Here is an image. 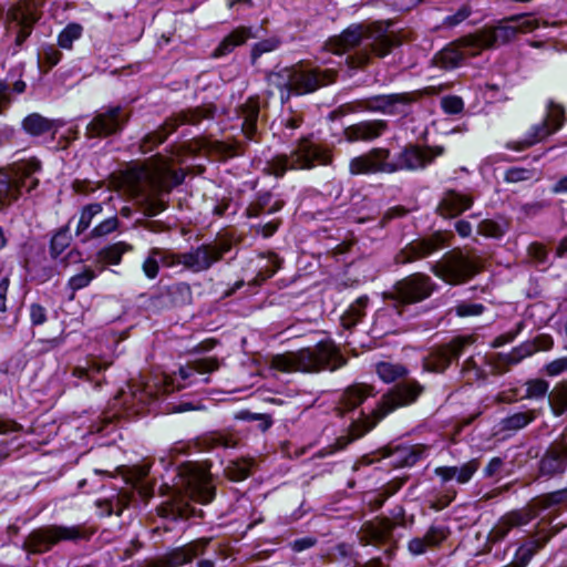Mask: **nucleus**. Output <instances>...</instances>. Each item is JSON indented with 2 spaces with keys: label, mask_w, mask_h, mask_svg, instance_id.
<instances>
[{
  "label": "nucleus",
  "mask_w": 567,
  "mask_h": 567,
  "mask_svg": "<svg viewBox=\"0 0 567 567\" xmlns=\"http://www.w3.org/2000/svg\"><path fill=\"white\" fill-rule=\"evenodd\" d=\"M186 175L184 168H174L172 158L156 153L144 163L131 162L120 172L118 182L141 213H163L169 207L173 189Z\"/></svg>",
  "instance_id": "1"
},
{
  "label": "nucleus",
  "mask_w": 567,
  "mask_h": 567,
  "mask_svg": "<svg viewBox=\"0 0 567 567\" xmlns=\"http://www.w3.org/2000/svg\"><path fill=\"white\" fill-rule=\"evenodd\" d=\"M346 364L347 359L330 341H321L313 347L296 352L277 354L271 360V368L285 373H316L323 369L336 371Z\"/></svg>",
  "instance_id": "2"
},
{
  "label": "nucleus",
  "mask_w": 567,
  "mask_h": 567,
  "mask_svg": "<svg viewBox=\"0 0 567 567\" xmlns=\"http://www.w3.org/2000/svg\"><path fill=\"white\" fill-rule=\"evenodd\" d=\"M423 385L415 380H409L396 384L386 394H384L378 406L372 411L371 415H364L363 419L354 421L349 433L338 440L340 449L346 447L349 443L362 437L371 431L382 419L399 408L414 403L423 392Z\"/></svg>",
  "instance_id": "3"
},
{
  "label": "nucleus",
  "mask_w": 567,
  "mask_h": 567,
  "mask_svg": "<svg viewBox=\"0 0 567 567\" xmlns=\"http://www.w3.org/2000/svg\"><path fill=\"white\" fill-rule=\"evenodd\" d=\"M333 162L331 150L312 141V134L301 136L289 155L277 154L266 161L264 172L282 178L288 171H310L317 166H328Z\"/></svg>",
  "instance_id": "4"
},
{
  "label": "nucleus",
  "mask_w": 567,
  "mask_h": 567,
  "mask_svg": "<svg viewBox=\"0 0 567 567\" xmlns=\"http://www.w3.org/2000/svg\"><path fill=\"white\" fill-rule=\"evenodd\" d=\"M216 106L214 104L200 105L182 110L166 117L154 131L146 133L138 142V152L150 154L164 144L182 125H198L203 120L214 118Z\"/></svg>",
  "instance_id": "5"
},
{
  "label": "nucleus",
  "mask_w": 567,
  "mask_h": 567,
  "mask_svg": "<svg viewBox=\"0 0 567 567\" xmlns=\"http://www.w3.org/2000/svg\"><path fill=\"white\" fill-rule=\"evenodd\" d=\"M41 169V162L32 158L20 164L12 176L0 171V213L17 204L24 193H31L39 186L35 174Z\"/></svg>",
  "instance_id": "6"
},
{
  "label": "nucleus",
  "mask_w": 567,
  "mask_h": 567,
  "mask_svg": "<svg viewBox=\"0 0 567 567\" xmlns=\"http://www.w3.org/2000/svg\"><path fill=\"white\" fill-rule=\"evenodd\" d=\"M133 111L121 104H109L95 112L85 126L87 140H104L120 136L128 126Z\"/></svg>",
  "instance_id": "7"
},
{
  "label": "nucleus",
  "mask_w": 567,
  "mask_h": 567,
  "mask_svg": "<svg viewBox=\"0 0 567 567\" xmlns=\"http://www.w3.org/2000/svg\"><path fill=\"white\" fill-rule=\"evenodd\" d=\"M443 145H422L408 143L391 161L392 174L396 172L424 171L436 162L437 157L445 155Z\"/></svg>",
  "instance_id": "8"
},
{
  "label": "nucleus",
  "mask_w": 567,
  "mask_h": 567,
  "mask_svg": "<svg viewBox=\"0 0 567 567\" xmlns=\"http://www.w3.org/2000/svg\"><path fill=\"white\" fill-rule=\"evenodd\" d=\"M179 492L200 504H208L215 497V485L210 474L197 464L187 463L178 470Z\"/></svg>",
  "instance_id": "9"
},
{
  "label": "nucleus",
  "mask_w": 567,
  "mask_h": 567,
  "mask_svg": "<svg viewBox=\"0 0 567 567\" xmlns=\"http://www.w3.org/2000/svg\"><path fill=\"white\" fill-rule=\"evenodd\" d=\"M435 284L421 272L410 275L398 281L384 297L392 301L393 307L416 303L429 298L434 291Z\"/></svg>",
  "instance_id": "10"
},
{
  "label": "nucleus",
  "mask_w": 567,
  "mask_h": 567,
  "mask_svg": "<svg viewBox=\"0 0 567 567\" xmlns=\"http://www.w3.org/2000/svg\"><path fill=\"white\" fill-rule=\"evenodd\" d=\"M82 535L79 526H43L30 533L23 543V547L29 553L42 554L61 540H75L81 538Z\"/></svg>",
  "instance_id": "11"
},
{
  "label": "nucleus",
  "mask_w": 567,
  "mask_h": 567,
  "mask_svg": "<svg viewBox=\"0 0 567 567\" xmlns=\"http://www.w3.org/2000/svg\"><path fill=\"white\" fill-rule=\"evenodd\" d=\"M432 272L450 285H458L473 277L478 268L476 264L460 251L445 254L431 266Z\"/></svg>",
  "instance_id": "12"
},
{
  "label": "nucleus",
  "mask_w": 567,
  "mask_h": 567,
  "mask_svg": "<svg viewBox=\"0 0 567 567\" xmlns=\"http://www.w3.org/2000/svg\"><path fill=\"white\" fill-rule=\"evenodd\" d=\"M522 16H512L502 20L497 25L485 28L480 33L473 34L478 48L492 49L511 42L518 32H528L534 29L532 20H526L522 25H512L509 22L518 21Z\"/></svg>",
  "instance_id": "13"
},
{
  "label": "nucleus",
  "mask_w": 567,
  "mask_h": 567,
  "mask_svg": "<svg viewBox=\"0 0 567 567\" xmlns=\"http://www.w3.org/2000/svg\"><path fill=\"white\" fill-rule=\"evenodd\" d=\"M476 41L473 34H467L447 43L434 54V64L444 70L460 68L467 58L480 53Z\"/></svg>",
  "instance_id": "14"
},
{
  "label": "nucleus",
  "mask_w": 567,
  "mask_h": 567,
  "mask_svg": "<svg viewBox=\"0 0 567 567\" xmlns=\"http://www.w3.org/2000/svg\"><path fill=\"white\" fill-rule=\"evenodd\" d=\"M230 250L228 241H214L183 252L182 266L193 272L208 270Z\"/></svg>",
  "instance_id": "15"
},
{
  "label": "nucleus",
  "mask_w": 567,
  "mask_h": 567,
  "mask_svg": "<svg viewBox=\"0 0 567 567\" xmlns=\"http://www.w3.org/2000/svg\"><path fill=\"white\" fill-rule=\"evenodd\" d=\"M39 18V13L30 0H19L8 9L7 21L18 27L14 39L16 52L22 48L32 34Z\"/></svg>",
  "instance_id": "16"
},
{
  "label": "nucleus",
  "mask_w": 567,
  "mask_h": 567,
  "mask_svg": "<svg viewBox=\"0 0 567 567\" xmlns=\"http://www.w3.org/2000/svg\"><path fill=\"white\" fill-rule=\"evenodd\" d=\"M391 151L373 147L369 152L352 157L349 162L351 175L392 174Z\"/></svg>",
  "instance_id": "17"
},
{
  "label": "nucleus",
  "mask_w": 567,
  "mask_h": 567,
  "mask_svg": "<svg viewBox=\"0 0 567 567\" xmlns=\"http://www.w3.org/2000/svg\"><path fill=\"white\" fill-rule=\"evenodd\" d=\"M412 92L377 94L361 99L358 103L361 110L395 115L403 112L399 106H408L416 102Z\"/></svg>",
  "instance_id": "18"
},
{
  "label": "nucleus",
  "mask_w": 567,
  "mask_h": 567,
  "mask_svg": "<svg viewBox=\"0 0 567 567\" xmlns=\"http://www.w3.org/2000/svg\"><path fill=\"white\" fill-rule=\"evenodd\" d=\"M473 343L472 337H458L451 343L433 349L424 359L423 367L430 372H442Z\"/></svg>",
  "instance_id": "19"
},
{
  "label": "nucleus",
  "mask_w": 567,
  "mask_h": 567,
  "mask_svg": "<svg viewBox=\"0 0 567 567\" xmlns=\"http://www.w3.org/2000/svg\"><path fill=\"white\" fill-rule=\"evenodd\" d=\"M449 235L437 231L430 237L421 238L410 243L395 257L396 264H409L423 259L439 249L446 246Z\"/></svg>",
  "instance_id": "20"
},
{
  "label": "nucleus",
  "mask_w": 567,
  "mask_h": 567,
  "mask_svg": "<svg viewBox=\"0 0 567 567\" xmlns=\"http://www.w3.org/2000/svg\"><path fill=\"white\" fill-rule=\"evenodd\" d=\"M567 468V442L556 440L547 447L539 460L538 474L540 476L553 477L563 474Z\"/></svg>",
  "instance_id": "21"
},
{
  "label": "nucleus",
  "mask_w": 567,
  "mask_h": 567,
  "mask_svg": "<svg viewBox=\"0 0 567 567\" xmlns=\"http://www.w3.org/2000/svg\"><path fill=\"white\" fill-rule=\"evenodd\" d=\"M239 117L243 118L241 132L246 141L259 143L260 131L258 130V120L260 115V96L255 94L246 99L237 107Z\"/></svg>",
  "instance_id": "22"
},
{
  "label": "nucleus",
  "mask_w": 567,
  "mask_h": 567,
  "mask_svg": "<svg viewBox=\"0 0 567 567\" xmlns=\"http://www.w3.org/2000/svg\"><path fill=\"white\" fill-rule=\"evenodd\" d=\"M386 128L384 120H365L347 126L343 136L350 143L368 142L380 137Z\"/></svg>",
  "instance_id": "23"
},
{
  "label": "nucleus",
  "mask_w": 567,
  "mask_h": 567,
  "mask_svg": "<svg viewBox=\"0 0 567 567\" xmlns=\"http://www.w3.org/2000/svg\"><path fill=\"white\" fill-rule=\"evenodd\" d=\"M252 27L238 25L226 34L214 49V58H223L233 53L236 48L244 45L248 40L255 39Z\"/></svg>",
  "instance_id": "24"
},
{
  "label": "nucleus",
  "mask_w": 567,
  "mask_h": 567,
  "mask_svg": "<svg viewBox=\"0 0 567 567\" xmlns=\"http://www.w3.org/2000/svg\"><path fill=\"white\" fill-rule=\"evenodd\" d=\"M374 389L372 385L365 383H354L349 385L341 394L338 402V412L340 415L346 412L354 410L362 404L367 398L374 396Z\"/></svg>",
  "instance_id": "25"
},
{
  "label": "nucleus",
  "mask_w": 567,
  "mask_h": 567,
  "mask_svg": "<svg viewBox=\"0 0 567 567\" xmlns=\"http://www.w3.org/2000/svg\"><path fill=\"white\" fill-rule=\"evenodd\" d=\"M473 196L468 193L449 189L444 193L434 213H465L472 208Z\"/></svg>",
  "instance_id": "26"
},
{
  "label": "nucleus",
  "mask_w": 567,
  "mask_h": 567,
  "mask_svg": "<svg viewBox=\"0 0 567 567\" xmlns=\"http://www.w3.org/2000/svg\"><path fill=\"white\" fill-rule=\"evenodd\" d=\"M537 352L534 342L526 341L514 348L509 353H497L493 360L497 373H504L509 365L518 364L522 360Z\"/></svg>",
  "instance_id": "27"
},
{
  "label": "nucleus",
  "mask_w": 567,
  "mask_h": 567,
  "mask_svg": "<svg viewBox=\"0 0 567 567\" xmlns=\"http://www.w3.org/2000/svg\"><path fill=\"white\" fill-rule=\"evenodd\" d=\"M480 463L476 458H473L462 466H440L434 470V473L441 477L443 483L452 480H456L460 484H466L471 481L474 473L478 470Z\"/></svg>",
  "instance_id": "28"
},
{
  "label": "nucleus",
  "mask_w": 567,
  "mask_h": 567,
  "mask_svg": "<svg viewBox=\"0 0 567 567\" xmlns=\"http://www.w3.org/2000/svg\"><path fill=\"white\" fill-rule=\"evenodd\" d=\"M555 134L551 132L549 125L542 120V122L532 125L525 133L524 138L519 141H511L506 143V148L511 151L522 152L532 147L533 145L542 142L546 137Z\"/></svg>",
  "instance_id": "29"
},
{
  "label": "nucleus",
  "mask_w": 567,
  "mask_h": 567,
  "mask_svg": "<svg viewBox=\"0 0 567 567\" xmlns=\"http://www.w3.org/2000/svg\"><path fill=\"white\" fill-rule=\"evenodd\" d=\"M21 128L27 135L31 137H39L49 133L55 134L58 125L55 120L48 118L38 112H33L22 120Z\"/></svg>",
  "instance_id": "30"
},
{
  "label": "nucleus",
  "mask_w": 567,
  "mask_h": 567,
  "mask_svg": "<svg viewBox=\"0 0 567 567\" xmlns=\"http://www.w3.org/2000/svg\"><path fill=\"white\" fill-rule=\"evenodd\" d=\"M533 518L529 512H513L503 517L489 532L487 540L497 543L502 540L514 526L527 524Z\"/></svg>",
  "instance_id": "31"
},
{
  "label": "nucleus",
  "mask_w": 567,
  "mask_h": 567,
  "mask_svg": "<svg viewBox=\"0 0 567 567\" xmlns=\"http://www.w3.org/2000/svg\"><path fill=\"white\" fill-rule=\"evenodd\" d=\"M364 29L361 24H351L338 37L330 40L337 54L346 53L359 47L363 40Z\"/></svg>",
  "instance_id": "32"
},
{
  "label": "nucleus",
  "mask_w": 567,
  "mask_h": 567,
  "mask_svg": "<svg viewBox=\"0 0 567 567\" xmlns=\"http://www.w3.org/2000/svg\"><path fill=\"white\" fill-rule=\"evenodd\" d=\"M323 85L320 71H296L293 73L291 95L310 94L319 90Z\"/></svg>",
  "instance_id": "33"
},
{
  "label": "nucleus",
  "mask_w": 567,
  "mask_h": 567,
  "mask_svg": "<svg viewBox=\"0 0 567 567\" xmlns=\"http://www.w3.org/2000/svg\"><path fill=\"white\" fill-rule=\"evenodd\" d=\"M546 112L543 118L549 125L551 132L557 133L566 123V109L563 104L548 100L546 103Z\"/></svg>",
  "instance_id": "34"
},
{
  "label": "nucleus",
  "mask_w": 567,
  "mask_h": 567,
  "mask_svg": "<svg viewBox=\"0 0 567 567\" xmlns=\"http://www.w3.org/2000/svg\"><path fill=\"white\" fill-rule=\"evenodd\" d=\"M284 206L285 202L280 198L274 200V195L270 192H258L254 200V208L248 207L245 213H260L267 207L269 208L266 213H278Z\"/></svg>",
  "instance_id": "35"
},
{
  "label": "nucleus",
  "mask_w": 567,
  "mask_h": 567,
  "mask_svg": "<svg viewBox=\"0 0 567 567\" xmlns=\"http://www.w3.org/2000/svg\"><path fill=\"white\" fill-rule=\"evenodd\" d=\"M282 44V40L277 37L272 35L266 39H262L251 45L249 60L250 64L252 66L257 65L258 60L267 53H271L280 48Z\"/></svg>",
  "instance_id": "36"
},
{
  "label": "nucleus",
  "mask_w": 567,
  "mask_h": 567,
  "mask_svg": "<svg viewBox=\"0 0 567 567\" xmlns=\"http://www.w3.org/2000/svg\"><path fill=\"white\" fill-rule=\"evenodd\" d=\"M539 411L528 410L516 412L502 420V429L506 431H518L530 424L538 415Z\"/></svg>",
  "instance_id": "37"
},
{
  "label": "nucleus",
  "mask_w": 567,
  "mask_h": 567,
  "mask_svg": "<svg viewBox=\"0 0 567 567\" xmlns=\"http://www.w3.org/2000/svg\"><path fill=\"white\" fill-rule=\"evenodd\" d=\"M219 368V361L216 358H205L193 361L187 367L179 369L182 379H188L195 373L204 374L216 371Z\"/></svg>",
  "instance_id": "38"
},
{
  "label": "nucleus",
  "mask_w": 567,
  "mask_h": 567,
  "mask_svg": "<svg viewBox=\"0 0 567 567\" xmlns=\"http://www.w3.org/2000/svg\"><path fill=\"white\" fill-rule=\"evenodd\" d=\"M548 403L555 416L567 411V382H560L548 393Z\"/></svg>",
  "instance_id": "39"
},
{
  "label": "nucleus",
  "mask_w": 567,
  "mask_h": 567,
  "mask_svg": "<svg viewBox=\"0 0 567 567\" xmlns=\"http://www.w3.org/2000/svg\"><path fill=\"white\" fill-rule=\"evenodd\" d=\"M252 465V460H234L227 464L224 472L229 480L234 482H240L246 480L250 475Z\"/></svg>",
  "instance_id": "40"
},
{
  "label": "nucleus",
  "mask_w": 567,
  "mask_h": 567,
  "mask_svg": "<svg viewBox=\"0 0 567 567\" xmlns=\"http://www.w3.org/2000/svg\"><path fill=\"white\" fill-rule=\"evenodd\" d=\"M293 73V69L284 68L268 75V81L281 91V100H284V91L286 92V99L291 95Z\"/></svg>",
  "instance_id": "41"
},
{
  "label": "nucleus",
  "mask_w": 567,
  "mask_h": 567,
  "mask_svg": "<svg viewBox=\"0 0 567 567\" xmlns=\"http://www.w3.org/2000/svg\"><path fill=\"white\" fill-rule=\"evenodd\" d=\"M130 250H132L131 245L125 244L123 241H118L101 249L97 254V258L100 261L105 264L118 265L121 262L123 254Z\"/></svg>",
  "instance_id": "42"
},
{
  "label": "nucleus",
  "mask_w": 567,
  "mask_h": 567,
  "mask_svg": "<svg viewBox=\"0 0 567 567\" xmlns=\"http://www.w3.org/2000/svg\"><path fill=\"white\" fill-rule=\"evenodd\" d=\"M210 543L209 538H200L198 540L192 542L188 545L182 547L175 554V560L178 564L189 563L193 558L203 554L206 546Z\"/></svg>",
  "instance_id": "43"
},
{
  "label": "nucleus",
  "mask_w": 567,
  "mask_h": 567,
  "mask_svg": "<svg viewBox=\"0 0 567 567\" xmlns=\"http://www.w3.org/2000/svg\"><path fill=\"white\" fill-rule=\"evenodd\" d=\"M375 371L379 378L386 383L394 382L408 374L404 365L392 362H379L375 365Z\"/></svg>",
  "instance_id": "44"
},
{
  "label": "nucleus",
  "mask_w": 567,
  "mask_h": 567,
  "mask_svg": "<svg viewBox=\"0 0 567 567\" xmlns=\"http://www.w3.org/2000/svg\"><path fill=\"white\" fill-rule=\"evenodd\" d=\"M83 34V27L78 22L68 23L58 34V45L64 50H71L74 41Z\"/></svg>",
  "instance_id": "45"
},
{
  "label": "nucleus",
  "mask_w": 567,
  "mask_h": 567,
  "mask_svg": "<svg viewBox=\"0 0 567 567\" xmlns=\"http://www.w3.org/2000/svg\"><path fill=\"white\" fill-rule=\"evenodd\" d=\"M111 365V362L101 360L96 357H90L86 359L85 365L76 367L73 370V374L78 378H86L91 380L93 374L100 373L107 369Z\"/></svg>",
  "instance_id": "46"
},
{
  "label": "nucleus",
  "mask_w": 567,
  "mask_h": 567,
  "mask_svg": "<svg viewBox=\"0 0 567 567\" xmlns=\"http://www.w3.org/2000/svg\"><path fill=\"white\" fill-rule=\"evenodd\" d=\"M96 507L100 509V515L110 516L112 514L121 515L124 507L127 505L126 497L118 495L110 498L97 499Z\"/></svg>",
  "instance_id": "47"
},
{
  "label": "nucleus",
  "mask_w": 567,
  "mask_h": 567,
  "mask_svg": "<svg viewBox=\"0 0 567 567\" xmlns=\"http://www.w3.org/2000/svg\"><path fill=\"white\" fill-rule=\"evenodd\" d=\"M549 537L533 539L525 545H523L517 551V561H519L520 567H526L532 557L545 546L548 542Z\"/></svg>",
  "instance_id": "48"
},
{
  "label": "nucleus",
  "mask_w": 567,
  "mask_h": 567,
  "mask_svg": "<svg viewBox=\"0 0 567 567\" xmlns=\"http://www.w3.org/2000/svg\"><path fill=\"white\" fill-rule=\"evenodd\" d=\"M537 171L535 168H525L513 166L504 172V181L506 183H519L537 179Z\"/></svg>",
  "instance_id": "49"
},
{
  "label": "nucleus",
  "mask_w": 567,
  "mask_h": 567,
  "mask_svg": "<svg viewBox=\"0 0 567 567\" xmlns=\"http://www.w3.org/2000/svg\"><path fill=\"white\" fill-rule=\"evenodd\" d=\"M548 389H549L548 382L543 379L528 380L525 383V394L522 396V399H528V400L542 399L547 394Z\"/></svg>",
  "instance_id": "50"
},
{
  "label": "nucleus",
  "mask_w": 567,
  "mask_h": 567,
  "mask_svg": "<svg viewBox=\"0 0 567 567\" xmlns=\"http://www.w3.org/2000/svg\"><path fill=\"white\" fill-rule=\"evenodd\" d=\"M27 90V83L19 79L10 89L9 84L4 81H0V104L1 106H9L12 102L11 93L22 94Z\"/></svg>",
  "instance_id": "51"
},
{
  "label": "nucleus",
  "mask_w": 567,
  "mask_h": 567,
  "mask_svg": "<svg viewBox=\"0 0 567 567\" xmlns=\"http://www.w3.org/2000/svg\"><path fill=\"white\" fill-rule=\"evenodd\" d=\"M473 12L472 6L468 1L463 2L460 8L455 10V12L447 14L443 21L442 25L445 28H454L465 21Z\"/></svg>",
  "instance_id": "52"
},
{
  "label": "nucleus",
  "mask_w": 567,
  "mask_h": 567,
  "mask_svg": "<svg viewBox=\"0 0 567 567\" xmlns=\"http://www.w3.org/2000/svg\"><path fill=\"white\" fill-rule=\"evenodd\" d=\"M215 150L225 161L245 154V147L240 142H217Z\"/></svg>",
  "instance_id": "53"
},
{
  "label": "nucleus",
  "mask_w": 567,
  "mask_h": 567,
  "mask_svg": "<svg viewBox=\"0 0 567 567\" xmlns=\"http://www.w3.org/2000/svg\"><path fill=\"white\" fill-rule=\"evenodd\" d=\"M441 109L444 114L458 115L464 111V101L458 95H445L441 99Z\"/></svg>",
  "instance_id": "54"
},
{
  "label": "nucleus",
  "mask_w": 567,
  "mask_h": 567,
  "mask_svg": "<svg viewBox=\"0 0 567 567\" xmlns=\"http://www.w3.org/2000/svg\"><path fill=\"white\" fill-rule=\"evenodd\" d=\"M506 225L492 219H485L478 224V234L485 237L498 238L504 235Z\"/></svg>",
  "instance_id": "55"
},
{
  "label": "nucleus",
  "mask_w": 567,
  "mask_h": 567,
  "mask_svg": "<svg viewBox=\"0 0 567 567\" xmlns=\"http://www.w3.org/2000/svg\"><path fill=\"white\" fill-rule=\"evenodd\" d=\"M161 254V248H153L150 250L147 258L143 262V271L150 279H154L158 275L159 270V258L157 255Z\"/></svg>",
  "instance_id": "56"
},
{
  "label": "nucleus",
  "mask_w": 567,
  "mask_h": 567,
  "mask_svg": "<svg viewBox=\"0 0 567 567\" xmlns=\"http://www.w3.org/2000/svg\"><path fill=\"white\" fill-rule=\"evenodd\" d=\"M95 278V272L91 268H84L81 272L72 276L69 279L68 286L72 291L80 290L90 285Z\"/></svg>",
  "instance_id": "57"
},
{
  "label": "nucleus",
  "mask_w": 567,
  "mask_h": 567,
  "mask_svg": "<svg viewBox=\"0 0 567 567\" xmlns=\"http://www.w3.org/2000/svg\"><path fill=\"white\" fill-rule=\"evenodd\" d=\"M392 528L393 524L390 520L384 519L374 525H371L369 527V534L372 540L377 543H382L389 538Z\"/></svg>",
  "instance_id": "58"
},
{
  "label": "nucleus",
  "mask_w": 567,
  "mask_h": 567,
  "mask_svg": "<svg viewBox=\"0 0 567 567\" xmlns=\"http://www.w3.org/2000/svg\"><path fill=\"white\" fill-rule=\"evenodd\" d=\"M567 499V489H559L550 494L544 495L540 498L535 499L534 507L547 508L553 505H557Z\"/></svg>",
  "instance_id": "59"
},
{
  "label": "nucleus",
  "mask_w": 567,
  "mask_h": 567,
  "mask_svg": "<svg viewBox=\"0 0 567 567\" xmlns=\"http://www.w3.org/2000/svg\"><path fill=\"white\" fill-rule=\"evenodd\" d=\"M70 245V236L66 230L56 233L50 245V254L53 259H56Z\"/></svg>",
  "instance_id": "60"
},
{
  "label": "nucleus",
  "mask_w": 567,
  "mask_h": 567,
  "mask_svg": "<svg viewBox=\"0 0 567 567\" xmlns=\"http://www.w3.org/2000/svg\"><path fill=\"white\" fill-rule=\"evenodd\" d=\"M457 317H476L481 316L485 311V307L482 303L476 302H460L453 308Z\"/></svg>",
  "instance_id": "61"
},
{
  "label": "nucleus",
  "mask_w": 567,
  "mask_h": 567,
  "mask_svg": "<svg viewBox=\"0 0 567 567\" xmlns=\"http://www.w3.org/2000/svg\"><path fill=\"white\" fill-rule=\"evenodd\" d=\"M62 52L53 45H48L42 52V62L48 69H52L62 60Z\"/></svg>",
  "instance_id": "62"
},
{
  "label": "nucleus",
  "mask_w": 567,
  "mask_h": 567,
  "mask_svg": "<svg viewBox=\"0 0 567 567\" xmlns=\"http://www.w3.org/2000/svg\"><path fill=\"white\" fill-rule=\"evenodd\" d=\"M447 536V532L442 526H432L429 528L426 534L424 535V538L426 539V543L429 547L436 546L440 543H442Z\"/></svg>",
  "instance_id": "63"
},
{
  "label": "nucleus",
  "mask_w": 567,
  "mask_h": 567,
  "mask_svg": "<svg viewBox=\"0 0 567 567\" xmlns=\"http://www.w3.org/2000/svg\"><path fill=\"white\" fill-rule=\"evenodd\" d=\"M238 419L246 420V421H259V427L261 431H266L271 425V419L267 414H258V413H251L249 411H241L238 415Z\"/></svg>",
  "instance_id": "64"
}]
</instances>
